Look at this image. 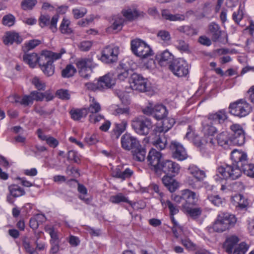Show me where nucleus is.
<instances>
[{
	"mask_svg": "<svg viewBox=\"0 0 254 254\" xmlns=\"http://www.w3.org/2000/svg\"><path fill=\"white\" fill-rule=\"evenodd\" d=\"M188 170V173L196 180L203 181L206 177L205 172L200 170L195 165H190Z\"/></svg>",
	"mask_w": 254,
	"mask_h": 254,
	"instance_id": "29",
	"label": "nucleus"
},
{
	"mask_svg": "<svg viewBox=\"0 0 254 254\" xmlns=\"http://www.w3.org/2000/svg\"><path fill=\"white\" fill-rule=\"evenodd\" d=\"M98 80L101 90L111 88L115 84V81L109 73L100 77Z\"/></svg>",
	"mask_w": 254,
	"mask_h": 254,
	"instance_id": "31",
	"label": "nucleus"
},
{
	"mask_svg": "<svg viewBox=\"0 0 254 254\" xmlns=\"http://www.w3.org/2000/svg\"><path fill=\"white\" fill-rule=\"evenodd\" d=\"M158 168L159 169H157L155 172L156 174H161L163 172L167 175L170 174L175 176L178 174L180 170V165L170 160H162Z\"/></svg>",
	"mask_w": 254,
	"mask_h": 254,
	"instance_id": "11",
	"label": "nucleus"
},
{
	"mask_svg": "<svg viewBox=\"0 0 254 254\" xmlns=\"http://www.w3.org/2000/svg\"><path fill=\"white\" fill-rule=\"evenodd\" d=\"M176 48L181 51L188 52L189 51V44L185 41L182 40H178L176 43Z\"/></svg>",
	"mask_w": 254,
	"mask_h": 254,
	"instance_id": "55",
	"label": "nucleus"
},
{
	"mask_svg": "<svg viewBox=\"0 0 254 254\" xmlns=\"http://www.w3.org/2000/svg\"><path fill=\"white\" fill-rule=\"evenodd\" d=\"M109 201L115 204H118L121 202H126L130 205H132V203L129 200L128 197L126 196L122 193H118L116 195H112L109 198Z\"/></svg>",
	"mask_w": 254,
	"mask_h": 254,
	"instance_id": "37",
	"label": "nucleus"
},
{
	"mask_svg": "<svg viewBox=\"0 0 254 254\" xmlns=\"http://www.w3.org/2000/svg\"><path fill=\"white\" fill-rule=\"evenodd\" d=\"M121 144L122 147L125 150L132 151L139 147L140 145L139 142L135 137L127 133H125L122 136Z\"/></svg>",
	"mask_w": 254,
	"mask_h": 254,
	"instance_id": "18",
	"label": "nucleus"
},
{
	"mask_svg": "<svg viewBox=\"0 0 254 254\" xmlns=\"http://www.w3.org/2000/svg\"><path fill=\"white\" fill-rule=\"evenodd\" d=\"M233 200L235 202L236 206H238L242 209L245 208L248 205L247 200L240 194L235 195L233 197Z\"/></svg>",
	"mask_w": 254,
	"mask_h": 254,
	"instance_id": "45",
	"label": "nucleus"
},
{
	"mask_svg": "<svg viewBox=\"0 0 254 254\" xmlns=\"http://www.w3.org/2000/svg\"><path fill=\"white\" fill-rule=\"evenodd\" d=\"M182 198L184 200L182 204L183 209L186 205L189 206L196 205L198 200L196 193L188 189L182 190Z\"/></svg>",
	"mask_w": 254,
	"mask_h": 254,
	"instance_id": "19",
	"label": "nucleus"
},
{
	"mask_svg": "<svg viewBox=\"0 0 254 254\" xmlns=\"http://www.w3.org/2000/svg\"><path fill=\"white\" fill-rule=\"evenodd\" d=\"M216 139L218 145L224 148H227L229 146L234 145L233 139L230 136L229 133L227 131H223L217 134Z\"/></svg>",
	"mask_w": 254,
	"mask_h": 254,
	"instance_id": "24",
	"label": "nucleus"
},
{
	"mask_svg": "<svg viewBox=\"0 0 254 254\" xmlns=\"http://www.w3.org/2000/svg\"><path fill=\"white\" fill-rule=\"evenodd\" d=\"M53 64V61L50 57H48L46 55H41L40 56V65L39 66L44 73L48 76L52 75L55 71V67Z\"/></svg>",
	"mask_w": 254,
	"mask_h": 254,
	"instance_id": "16",
	"label": "nucleus"
},
{
	"mask_svg": "<svg viewBox=\"0 0 254 254\" xmlns=\"http://www.w3.org/2000/svg\"><path fill=\"white\" fill-rule=\"evenodd\" d=\"M122 14L126 20V22L127 21H132L136 18L139 13L138 11L135 8H131L127 7L124 8L122 10Z\"/></svg>",
	"mask_w": 254,
	"mask_h": 254,
	"instance_id": "33",
	"label": "nucleus"
},
{
	"mask_svg": "<svg viewBox=\"0 0 254 254\" xmlns=\"http://www.w3.org/2000/svg\"><path fill=\"white\" fill-rule=\"evenodd\" d=\"M162 120V126L157 127L154 130L155 132L158 133L166 132L173 127L175 123V119L172 118L165 117Z\"/></svg>",
	"mask_w": 254,
	"mask_h": 254,
	"instance_id": "28",
	"label": "nucleus"
},
{
	"mask_svg": "<svg viewBox=\"0 0 254 254\" xmlns=\"http://www.w3.org/2000/svg\"><path fill=\"white\" fill-rule=\"evenodd\" d=\"M126 23V20L121 16H118L115 19L114 22L111 26V28L115 31H120L124 24Z\"/></svg>",
	"mask_w": 254,
	"mask_h": 254,
	"instance_id": "46",
	"label": "nucleus"
},
{
	"mask_svg": "<svg viewBox=\"0 0 254 254\" xmlns=\"http://www.w3.org/2000/svg\"><path fill=\"white\" fill-rule=\"evenodd\" d=\"M143 113L146 115H152L157 120H161L168 115V111L165 106L162 104H157L153 106L152 104L142 109Z\"/></svg>",
	"mask_w": 254,
	"mask_h": 254,
	"instance_id": "9",
	"label": "nucleus"
},
{
	"mask_svg": "<svg viewBox=\"0 0 254 254\" xmlns=\"http://www.w3.org/2000/svg\"><path fill=\"white\" fill-rule=\"evenodd\" d=\"M76 65L78 70L79 75L82 78L88 79L93 72L96 64L93 62L92 58H80L77 60Z\"/></svg>",
	"mask_w": 254,
	"mask_h": 254,
	"instance_id": "6",
	"label": "nucleus"
},
{
	"mask_svg": "<svg viewBox=\"0 0 254 254\" xmlns=\"http://www.w3.org/2000/svg\"><path fill=\"white\" fill-rule=\"evenodd\" d=\"M112 176L113 177L125 180L131 177L133 174V171L127 168L124 170V167L118 165L115 168H112Z\"/></svg>",
	"mask_w": 254,
	"mask_h": 254,
	"instance_id": "20",
	"label": "nucleus"
},
{
	"mask_svg": "<svg viewBox=\"0 0 254 254\" xmlns=\"http://www.w3.org/2000/svg\"><path fill=\"white\" fill-rule=\"evenodd\" d=\"M207 198L212 203L217 206L222 205L223 201V199L221 198L218 195H208Z\"/></svg>",
	"mask_w": 254,
	"mask_h": 254,
	"instance_id": "57",
	"label": "nucleus"
},
{
	"mask_svg": "<svg viewBox=\"0 0 254 254\" xmlns=\"http://www.w3.org/2000/svg\"><path fill=\"white\" fill-rule=\"evenodd\" d=\"M32 83L36 88L39 90H44L46 85L45 83L37 77H34L32 80Z\"/></svg>",
	"mask_w": 254,
	"mask_h": 254,
	"instance_id": "56",
	"label": "nucleus"
},
{
	"mask_svg": "<svg viewBox=\"0 0 254 254\" xmlns=\"http://www.w3.org/2000/svg\"><path fill=\"white\" fill-rule=\"evenodd\" d=\"M162 16L164 19L169 21H183L185 19L184 15L180 14H172L166 9L162 11Z\"/></svg>",
	"mask_w": 254,
	"mask_h": 254,
	"instance_id": "35",
	"label": "nucleus"
},
{
	"mask_svg": "<svg viewBox=\"0 0 254 254\" xmlns=\"http://www.w3.org/2000/svg\"><path fill=\"white\" fill-rule=\"evenodd\" d=\"M162 181L164 185L171 192H174L178 187V182L172 177L167 175L162 178Z\"/></svg>",
	"mask_w": 254,
	"mask_h": 254,
	"instance_id": "30",
	"label": "nucleus"
},
{
	"mask_svg": "<svg viewBox=\"0 0 254 254\" xmlns=\"http://www.w3.org/2000/svg\"><path fill=\"white\" fill-rule=\"evenodd\" d=\"M15 21V17L11 14H8L7 15H4L2 19V24L8 27H10L14 25Z\"/></svg>",
	"mask_w": 254,
	"mask_h": 254,
	"instance_id": "48",
	"label": "nucleus"
},
{
	"mask_svg": "<svg viewBox=\"0 0 254 254\" xmlns=\"http://www.w3.org/2000/svg\"><path fill=\"white\" fill-rule=\"evenodd\" d=\"M182 245L188 250L193 251L195 248V245L189 239H181Z\"/></svg>",
	"mask_w": 254,
	"mask_h": 254,
	"instance_id": "63",
	"label": "nucleus"
},
{
	"mask_svg": "<svg viewBox=\"0 0 254 254\" xmlns=\"http://www.w3.org/2000/svg\"><path fill=\"white\" fill-rule=\"evenodd\" d=\"M22 59L23 61L31 68L35 67L37 63L40 65V56L38 57L35 53H27L26 52L23 55Z\"/></svg>",
	"mask_w": 254,
	"mask_h": 254,
	"instance_id": "26",
	"label": "nucleus"
},
{
	"mask_svg": "<svg viewBox=\"0 0 254 254\" xmlns=\"http://www.w3.org/2000/svg\"><path fill=\"white\" fill-rule=\"evenodd\" d=\"M76 72V69L73 65L68 64L62 71V76L64 78H69L73 76Z\"/></svg>",
	"mask_w": 254,
	"mask_h": 254,
	"instance_id": "47",
	"label": "nucleus"
},
{
	"mask_svg": "<svg viewBox=\"0 0 254 254\" xmlns=\"http://www.w3.org/2000/svg\"><path fill=\"white\" fill-rule=\"evenodd\" d=\"M130 86L132 90L145 92L150 91L151 86L147 78L136 73H133L129 79Z\"/></svg>",
	"mask_w": 254,
	"mask_h": 254,
	"instance_id": "7",
	"label": "nucleus"
},
{
	"mask_svg": "<svg viewBox=\"0 0 254 254\" xmlns=\"http://www.w3.org/2000/svg\"><path fill=\"white\" fill-rule=\"evenodd\" d=\"M80 157L78 153L74 150H70L68 152L67 159L69 160H73L76 163H79L80 162Z\"/></svg>",
	"mask_w": 254,
	"mask_h": 254,
	"instance_id": "58",
	"label": "nucleus"
},
{
	"mask_svg": "<svg viewBox=\"0 0 254 254\" xmlns=\"http://www.w3.org/2000/svg\"><path fill=\"white\" fill-rule=\"evenodd\" d=\"M250 248L249 245L245 242L238 244L232 254H246Z\"/></svg>",
	"mask_w": 254,
	"mask_h": 254,
	"instance_id": "44",
	"label": "nucleus"
},
{
	"mask_svg": "<svg viewBox=\"0 0 254 254\" xmlns=\"http://www.w3.org/2000/svg\"><path fill=\"white\" fill-rule=\"evenodd\" d=\"M23 246L26 251L29 254H38L36 250L32 248L29 241L24 240L22 242Z\"/></svg>",
	"mask_w": 254,
	"mask_h": 254,
	"instance_id": "61",
	"label": "nucleus"
},
{
	"mask_svg": "<svg viewBox=\"0 0 254 254\" xmlns=\"http://www.w3.org/2000/svg\"><path fill=\"white\" fill-rule=\"evenodd\" d=\"M119 49L117 46H107L102 51L101 60L106 63H112L117 61Z\"/></svg>",
	"mask_w": 254,
	"mask_h": 254,
	"instance_id": "12",
	"label": "nucleus"
},
{
	"mask_svg": "<svg viewBox=\"0 0 254 254\" xmlns=\"http://www.w3.org/2000/svg\"><path fill=\"white\" fill-rule=\"evenodd\" d=\"M239 241L240 239L236 235H232L227 237L223 244L225 252L228 254H232Z\"/></svg>",
	"mask_w": 254,
	"mask_h": 254,
	"instance_id": "22",
	"label": "nucleus"
},
{
	"mask_svg": "<svg viewBox=\"0 0 254 254\" xmlns=\"http://www.w3.org/2000/svg\"><path fill=\"white\" fill-rule=\"evenodd\" d=\"M211 124L207 119L202 122V132L204 136H212L216 132V128Z\"/></svg>",
	"mask_w": 254,
	"mask_h": 254,
	"instance_id": "34",
	"label": "nucleus"
},
{
	"mask_svg": "<svg viewBox=\"0 0 254 254\" xmlns=\"http://www.w3.org/2000/svg\"><path fill=\"white\" fill-rule=\"evenodd\" d=\"M131 127L134 131L140 135H147L152 127L150 120L145 118H135L131 121Z\"/></svg>",
	"mask_w": 254,
	"mask_h": 254,
	"instance_id": "8",
	"label": "nucleus"
},
{
	"mask_svg": "<svg viewBox=\"0 0 254 254\" xmlns=\"http://www.w3.org/2000/svg\"><path fill=\"white\" fill-rule=\"evenodd\" d=\"M90 105L88 108H86L87 113L90 112L92 114H95L99 112L101 110V106L100 104L93 97H90L89 98Z\"/></svg>",
	"mask_w": 254,
	"mask_h": 254,
	"instance_id": "41",
	"label": "nucleus"
},
{
	"mask_svg": "<svg viewBox=\"0 0 254 254\" xmlns=\"http://www.w3.org/2000/svg\"><path fill=\"white\" fill-rule=\"evenodd\" d=\"M227 119V114L224 110H219L214 113H210L207 117V120L210 123L215 125L222 124Z\"/></svg>",
	"mask_w": 254,
	"mask_h": 254,
	"instance_id": "21",
	"label": "nucleus"
},
{
	"mask_svg": "<svg viewBox=\"0 0 254 254\" xmlns=\"http://www.w3.org/2000/svg\"><path fill=\"white\" fill-rule=\"evenodd\" d=\"M155 136L152 138V144L158 149H164L167 144V139L164 135V132L158 133L155 132Z\"/></svg>",
	"mask_w": 254,
	"mask_h": 254,
	"instance_id": "25",
	"label": "nucleus"
},
{
	"mask_svg": "<svg viewBox=\"0 0 254 254\" xmlns=\"http://www.w3.org/2000/svg\"><path fill=\"white\" fill-rule=\"evenodd\" d=\"M86 12L87 10L83 7L80 8H75L72 10V13L73 14L74 17L76 19H78L83 17Z\"/></svg>",
	"mask_w": 254,
	"mask_h": 254,
	"instance_id": "60",
	"label": "nucleus"
},
{
	"mask_svg": "<svg viewBox=\"0 0 254 254\" xmlns=\"http://www.w3.org/2000/svg\"><path fill=\"white\" fill-rule=\"evenodd\" d=\"M231 165H226L220 166L217 169V175H221L224 179H231L236 180L238 179L242 175V169L241 167L240 162H236L232 160Z\"/></svg>",
	"mask_w": 254,
	"mask_h": 254,
	"instance_id": "2",
	"label": "nucleus"
},
{
	"mask_svg": "<svg viewBox=\"0 0 254 254\" xmlns=\"http://www.w3.org/2000/svg\"><path fill=\"white\" fill-rule=\"evenodd\" d=\"M56 95L59 98L65 100L69 99L70 97L68 91L63 89L58 90L57 91Z\"/></svg>",
	"mask_w": 254,
	"mask_h": 254,
	"instance_id": "59",
	"label": "nucleus"
},
{
	"mask_svg": "<svg viewBox=\"0 0 254 254\" xmlns=\"http://www.w3.org/2000/svg\"><path fill=\"white\" fill-rule=\"evenodd\" d=\"M231 159L236 162L241 163V167L245 174L254 178V165L249 164L247 154L241 151L234 149L231 154Z\"/></svg>",
	"mask_w": 254,
	"mask_h": 254,
	"instance_id": "3",
	"label": "nucleus"
},
{
	"mask_svg": "<svg viewBox=\"0 0 254 254\" xmlns=\"http://www.w3.org/2000/svg\"><path fill=\"white\" fill-rule=\"evenodd\" d=\"M237 222L235 215L226 212H221L217 216L212 226L207 228L211 233H222L233 228Z\"/></svg>",
	"mask_w": 254,
	"mask_h": 254,
	"instance_id": "1",
	"label": "nucleus"
},
{
	"mask_svg": "<svg viewBox=\"0 0 254 254\" xmlns=\"http://www.w3.org/2000/svg\"><path fill=\"white\" fill-rule=\"evenodd\" d=\"M133 158L134 160L142 162L144 160L146 155L145 149L142 148L140 144L139 147H136L132 151Z\"/></svg>",
	"mask_w": 254,
	"mask_h": 254,
	"instance_id": "39",
	"label": "nucleus"
},
{
	"mask_svg": "<svg viewBox=\"0 0 254 254\" xmlns=\"http://www.w3.org/2000/svg\"><path fill=\"white\" fill-rule=\"evenodd\" d=\"M23 40L19 33L14 31H9L5 33L3 37V42L6 45H12L13 43L20 44Z\"/></svg>",
	"mask_w": 254,
	"mask_h": 254,
	"instance_id": "23",
	"label": "nucleus"
},
{
	"mask_svg": "<svg viewBox=\"0 0 254 254\" xmlns=\"http://www.w3.org/2000/svg\"><path fill=\"white\" fill-rule=\"evenodd\" d=\"M169 68L173 74L178 77L187 76L189 73V65L183 59L174 60L169 65Z\"/></svg>",
	"mask_w": 254,
	"mask_h": 254,
	"instance_id": "10",
	"label": "nucleus"
},
{
	"mask_svg": "<svg viewBox=\"0 0 254 254\" xmlns=\"http://www.w3.org/2000/svg\"><path fill=\"white\" fill-rule=\"evenodd\" d=\"M162 155L161 152L155 149H151L147 157L148 164L150 169L154 172L156 171L157 169H158L159 168L158 167L162 161Z\"/></svg>",
	"mask_w": 254,
	"mask_h": 254,
	"instance_id": "17",
	"label": "nucleus"
},
{
	"mask_svg": "<svg viewBox=\"0 0 254 254\" xmlns=\"http://www.w3.org/2000/svg\"><path fill=\"white\" fill-rule=\"evenodd\" d=\"M160 202L162 206L166 208L168 207L170 211V217L174 216L179 212V209L176 205L173 204L170 200H166L164 198L160 199Z\"/></svg>",
	"mask_w": 254,
	"mask_h": 254,
	"instance_id": "38",
	"label": "nucleus"
},
{
	"mask_svg": "<svg viewBox=\"0 0 254 254\" xmlns=\"http://www.w3.org/2000/svg\"><path fill=\"white\" fill-rule=\"evenodd\" d=\"M185 181L190 188L195 189L200 188V183L202 181H197L189 176L186 178Z\"/></svg>",
	"mask_w": 254,
	"mask_h": 254,
	"instance_id": "53",
	"label": "nucleus"
},
{
	"mask_svg": "<svg viewBox=\"0 0 254 254\" xmlns=\"http://www.w3.org/2000/svg\"><path fill=\"white\" fill-rule=\"evenodd\" d=\"M8 190L11 195L14 197H18L25 194L24 189L17 185H11Z\"/></svg>",
	"mask_w": 254,
	"mask_h": 254,
	"instance_id": "40",
	"label": "nucleus"
},
{
	"mask_svg": "<svg viewBox=\"0 0 254 254\" xmlns=\"http://www.w3.org/2000/svg\"><path fill=\"white\" fill-rule=\"evenodd\" d=\"M115 127L112 130L111 136L113 139H117L126 129L127 126V122L124 120L121 123H116Z\"/></svg>",
	"mask_w": 254,
	"mask_h": 254,
	"instance_id": "27",
	"label": "nucleus"
},
{
	"mask_svg": "<svg viewBox=\"0 0 254 254\" xmlns=\"http://www.w3.org/2000/svg\"><path fill=\"white\" fill-rule=\"evenodd\" d=\"M191 206H184V210L186 211L190 217L194 219L198 218L201 214L202 210L200 208H191Z\"/></svg>",
	"mask_w": 254,
	"mask_h": 254,
	"instance_id": "43",
	"label": "nucleus"
},
{
	"mask_svg": "<svg viewBox=\"0 0 254 254\" xmlns=\"http://www.w3.org/2000/svg\"><path fill=\"white\" fill-rule=\"evenodd\" d=\"M59 16L58 14L54 15L51 19L48 14H42L39 18V24L41 28L49 27V29L54 33L58 30L57 22Z\"/></svg>",
	"mask_w": 254,
	"mask_h": 254,
	"instance_id": "13",
	"label": "nucleus"
},
{
	"mask_svg": "<svg viewBox=\"0 0 254 254\" xmlns=\"http://www.w3.org/2000/svg\"><path fill=\"white\" fill-rule=\"evenodd\" d=\"M40 41L38 40H32L29 41L28 42L25 43L24 46L23 48L24 52H27L32 50L39 45Z\"/></svg>",
	"mask_w": 254,
	"mask_h": 254,
	"instance_id": "49",
	"label": "nucleus"
},
{
	"mask_svg": "<svg viewBox=\"0 0 254 254\" xmlns=\"http://www.w3.org/2000/svg\"><path fill=\"white\" fill-rule=\"evenodd\" d=\"M16 102H19L20 104L25 106H28L33 104V99L31 95L30 94L29 95H24L22 97L20 101L16 100Z\"/></svg>",
	"mask_w": 254,
	"mask_h": 254,
	"instance_id": "62",
	"label": "nucleus"
},
{
	"mask_svg": "<svg viewBox=\"0 0 254 254\" xmlns=\"http://www.w3.org/2000/svg\"><path fill=\"white\" fill-rule=\"evenodd\" d=\"M37 3V0H23L21 2V7L26 10L31 9Z\"/></svg>",
	"mask_w": 254,
	"mask_h": 254,
	"instance_id": "54",
	"label": "nucleus"
},
{
	"mask_svg": "<svg viewBox=\"0 0 254 254\" xmlns=\"http://www.w3.org/2000/svg\"><path fill=\"white\" fill-rule=\"evenodd\" d=\"M70 21L64 18L60 26L59 30L64 34L69 35L73 32L72 29L69 27Z\"/></svg>",
	"mask_w": 254,
	"mask_h": 254,
	"instance_id": "42",
	"label": "nucleus"
},
{
	"mask_svg": "<svg viewBox=\"0 0 254 254\" xmlns=\"http://www.w3.org/2000/svg\"><path fill=\"white\" fill-rule=\"evenodd\" d=\"M173 59V55L168 50H165L160 55V62L161 64H163V62L170 63Z\"/></svg>",
	"mask_w": 254,
	"mask_h": 254,
	"instance_id": "50",
	"label": "nucleus"
},
{
	"mask_svg": "<svg viewBox=\"0 0 254 254\" xmlns=\"http://www.w3.org/2000/svg\"><path fill=\"white\" fill-rule=\"evenodd\" d=\"M157 36L160 40L163 41L165 43L169 42L171 40V35L168 31L162 30L158 32Z\"/></svg>",
	"mask_w": 254,
	"mask_h": 254,
	"instance_id": "51",
	"label": "nucleus"
},
{
	"mask_svg": "<svg viewBox=\"0 0 254 254\" xmlns=\"http://www.w3.org/2000/svg\"><path fill=\"white\" fill-rule=\"evenodd\" d=\"M232 131L231 137L233 139L234 145L241 146L245 142V134L244 130L241 125L234 124L230 127Z\"/></svg>",
	"mask_w": 254,
	"mask_h": 254,
	"instance_id": "14",
	"label": "nucleus"
},
{
	"mask_svg": "<svg viewBox=\"0 0 254 254\" xmlns=\"http://www.w3.org/2000/svg\"><path fill=\"white\" fill-rule=\"evenodd\" d=\"M170 149L172 153L173 157L179 161H183L188 157L183 146L176 141H172L171 142Z\"/></svg>",
	"mask_w": 254,
	"mask_h": 254,
	"instance_id": "15",
	"label": "nucleus"
},
{
	"mask_svg": "<svg viewBox=\"0 0 254 254\" xmlns=\"http://www.w3.org/2000/svg\"><path fill=\"white\" fill-rule=\"evenodd\" d=\"M130 46L132 52L142 59L149 58L153 55L150 46L140 39L131 40Z\"/></svg>",
	"mask_w": 254,
	"mask_h": 254,
	"instance_id": "4",
	"label": "nucleus"
},
{
	"mask_svg": "<svg viewBox=\"0 0 254 254\" xmlns=\"http://www.w3.org/2000/svg\"><path fill=\"white\" fill-rule=\"evenodd\" d=\"M244 185L241 182H235L229 185L228 190L239 191L244 189Z\"/></svg>",
	"mask_w": 254,
	"mask_h": 254,
	"instance_id": "52",
	"label": "nucleus"
},
{
	"mask_svg": "<svg viewBox=\"0 0 254 254\" xmlns=\"http://www.w3.org/2000/svg\"><path fill=\"white\" fill-rule=\"evenodd\" d=\"M208 30L211 36L212 41H217L221 36V31L218 24L212 22L208 26Z\"/></svg>",
	"mask_w": 254,
	"mask_h": 254,
	"instance_id": "32",
	"label": "nucleus"
},
{
	"mask_svg": "<svg viewBox=\"0 0 254 254\" xmlns=\"http://www.w3.org/2000/svg\"><path fill=\"white\" fill-rule=\"evenodd\" d=\"M229 108L231 114L239 118L247 116L251 112L252 109L251 105L244 99L231 103Z\"/></svg>",
	"mask_w": 254,
	"mask_h": 254,
	"instance_id": "5",
	"label": "nucleus"
},
{
	"mask_svg": "<svg viewBox=\"0 0 254 254\" xmlns=\"http://www.w3.org/2000/svg\"><path fill=\"white\" fill-rule=\"evenodd\" d=\"M71 118L74 121H79L82 118H85L87 115L86 108L72 109L69 112Z\"/></svg>",
	"mask_w": 254,
	"mask_h": 254,
	"instance_id": "36",
	"label": "nucleus"
},
{
	"mask_svg": "<svg viewBox=\"0 0 254 254\" xmlns=\"http://www.w3.org/2000/svg\"><path fill=\"white\" fill-rule=\"evenodd\" d=\"M92 46V43L91 41H83L79 44L78 47L82 51H88L90 49Z\"/></svg>",
	"mask_w": 254,
	"mask_h": 254,
	"instance_id": "64",
	"label": "nucleus"
}]
</instances>
